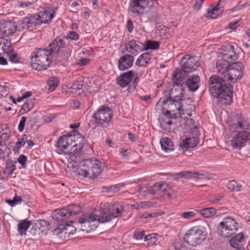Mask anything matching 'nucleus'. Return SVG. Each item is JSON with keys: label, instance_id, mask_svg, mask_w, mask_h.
I'll list each match as a JSON object with an SVG mask.
<instances>
[{"label": "nucleus", "instance_id": "obj_1", "mask_svg": "<svg viewBox=\"0 0 250 250\" xmlns=\"http://www.w3.org/2000/svg\"><path fill=\"white\" fill-rule=\"evenodd\" d=\"M209 91L218 101L225 105L230 104L232 101L233 87L226 83L222 78L216 75L210 77L208 81Z\"/></svg>", "mask_w": 250, "mask_h": 250}, {"label": "nucleus", "instance_id": "obj_2", "mask_svg": "<svg viewBox=\"0 0 250 250\" xmlns=\"http://www.w3.org/2000/svg\"><path fill=\"white\" fill-rule=\"evenodd\" d=\"M60 40H53L45 48H38L31 56L32 67L37 70H45L49 66L52 56L56 55L58 50V42Z\"/></svg>", "mask_w": 250, "mask_h": 250}, {"label": "nucleus", "instance_id": "obj_3", "mask_svg": "<svg viewBox=\"0 0 250 250\" xmlns=\"http://www.w3.org/2000/svg\"><path fill=\"white\" fill-rule=\"evenodd\" d=\"M183 89L180 88L172 91L170 97L166 99H160L157 103L156 107H162L163 113L168 118H172L171 111L175 112L178 110L181 114V111H184L183 105L179 102L183 100L184 97Z\"/></svg>", "mask_w": 250, "mask_h": 250}, {"label": "nucleus", "instance_id": "obj_4", "mask_svg": "<svg viewBox=\"0 0 250 250\" xmlns=\"http://www.w3.org/2000/svg\"><path fill=\"white\" fill-rule=\"evenodd\" d=\"M77 170L80 176L89 178L96 177L103 170V164L94 158L85 159L80 162Z\"/></svg>", "mask_w": 250, "mask_h": 250}, {"label": "nucleus", "instance_id": "obj_5", "mask_svg": "<svg viewBox=\"0 0 250 250\" xmlns=\"http://www.w3.org/2000/svg\"><path fill=\"white\" fill-rule=\"evenodd\" d=\"M207 237L205 228L202 226H195L187 230L184 236V241L193 247L201 244Z\"/></svg>", "mask_w": 250, "mask_h": 250}, {"label": "nucleus", "instance_id": "obj_6", "mask_svg": "<svg viewBox=\"0 0 250 250\" xmlns=\"http://www.w3.org/2000/svg\"><path fill=\"white\" fill-rule=\"evenodd\" d=\"M238 230V223L230 217L224 218L217 226L218 234L225 238L235 234Z\"/></svg>", "mask_w": 250, "mask_h": 250}, {"label": "nucleus", "instance_id": "obj_7", "mask_svg": "<svg viewBox=\"0 0 250 250\" xmlns=\"http://www.w3.org/2000/svg\"><path fill=\"white\" fill-rule=\"evenodd\" d=\"M112 111L108 106L103 105L94 113L92 117L95 123L104 128L107 127L112 118Z\"/></svg>", "mask_w": 250, "mask_h": 250}, {"label": "nucleus", "instance_id": "obj_8", "mask_svg": "<svg viewBox=\"0 0 250 250\" xmlns=\"http://www.w3.org/2000/svg\"><path fill=\"white\" fill-rule=\"evenodd\" d=\"M156 3V0H132L129 5L131 12L143 15L152 9Z\"/></svg>", "mask_w": 250, "mask_h": 250}, {"label": "nucleus", "instance_id": "obj_9", "mask_svg": "<svg viewBox=\"0 0 250 250\" xmlns=\"http://www.w3.org/2000/svg\"><path fill=\"white\" fill-rule=\"evenodd\" d=\"M243 71L244 66L242 62H233L230 64L224 78L232 83H235L242 79Z\"/></svg>", "mask_w": 250, "mask_h": 250}, {"label": "nucleus", "instance_id": "obj_10", "mask_svg": "<svg viewBox=\"0 0 250 250\" xmlns=\"http://www.w3.org/2000/svg\"><path fill=\"white\" fill-rule=\"evenodd\" d=\"M97 219V216L93 213L83 215L78 220V223L80 225V229L87 233L90 232L95 228H96L95 224H93V223L98 221Z\"/></svg>", "mask_w": 250, "mask_h": 250}, {"label": "nucleus", "instance_id": "obj_11", "mask_svg": "<svg viewBox=\"0 0 250 250\" xmlns=\"http://www.w3.org/2000/svg\"><path fill=\"white\" fill-rule=\"evenodd\" d=\"M249 122L248 120L241 115L235 116L232 123L229 125V129L231 132H239L240 131L248 132Z\"/></svg>", "mask_w": 250, "mask_h": 250}, {"label": "nucleus", "instance_id": "obj_12", "mask_svg": "<svg viewBox=\"0 0 250 250\" xmlns=\"http://www.w3.org/2000/svg\"><path fill=\"white\" fill-rule=\"evenodd\" d=\"M181 68L185 72L190 73L194 71L200 65L197 58L190 55H186L181 60Z\"/></svg>", "mask_w": 250, "mask_h": 250}, {"label": "nucleus", "instance_id": "obj_13", "mask_svg": "<svg viewBox=\"0 0 250 250\" xmlns=\"http://www.w3.org/2000/svg\"><path fill=\"white\" fill-rule=\"evenodd\" d=\"M231 137L230 140V145L233 148L240 149L243 144L246 142L249 136V132L240 131Z\"/></svg>", "mask_w": 250, "mask_h": 250}, {"label": "nucleus", "instance_id": "obj_14", "mask_svg": "<svg viewBox=\"0 0 250 250\" xmlns=\"http://www.w3.org/2000/svg\"><path fill=\"white\" fill-rule=\"evenodd\" d=\"M150 190H152V194L158 195L160 196H167L169 197L170 193L169 191L171 190L169 185L164 182L157 183L151 186Z\"/></svg>", "mask_w": 250, "mask_h": 250}, {"label": "nucleus", "instance_id": "obj_15", "mask_svg": "<svg viewBox=\"0 0 250 250\" xmlns=\"http://www.w3.org/2000/svg\"><path fill=\"white\" fill-rule=\"evenodd\" d=\"M74 137L70 135H63L61 136L55 145L56 147L60 151H63L68 148V146H72V147H76L77 144L73 145Z\"/></svg>", "mask_w": 250, "mask_h": 250}, {"label": "nucleus", "instance_id": "obj_16", "mask_svg": "<svg viewBox=\"0 0 250 250\" xmlns=\"http://www.w3.org/2000/svg\"><path fill=\"white\" fill-rule=\"evenodd\" d=\"M57 39L60 40V42H58V50L56 52V54H59L63 59H67L71 54L72 50V45L67 44L63 39L60 37L55 38L54 40Z\"/></svg>", "mask_w": 250, "mask_h": 250}, {"label": "nucleus", "instance_id": "obj_17", "mask_svg": "<svg viewBox=\"0 0 250 250\" xmlns=\"http://www.w3.org/2000/svg\"><path fill=\"white\" fill-rule=\"evenodd\" d=\"M55 11L54 10H44L41 11L38 14H34L35 18L41 23H50L55 16Z\"/></svg>", "mask_w": 250, "mask_h": 250}, {"label": "nucleus", "instance_id": "obj_18", "mask_svg": "<svg viewBox=\"0 0 250 250\" xmlns=\"http://www.w3.org/2000/svg\"><path fill=\"white\" fill-rule=\"evenodd\" d=\"M39 25V22L35 18V15L29 17L24 18L19 23V27L22 29H28L32 30L36 26Z\"/></svg>", "mask_w": 250, "mask_h": 250}, {"label": "nucleus", "instance_id": "obj_19", "mask_svg": "<svg viewBox=\"0 0 250 250\" xmlns=\"http://www.w3.org/2000/svg\"><path fill=\"white\" fill-rule=\"evenodd\" d=\"M206 177V175L203 173L191 171H183L174 174L175 179H178L182 178H184L186 179H204Z\"/></svg>", "mask_w": 250, "mask_h": 250}, {"label": "nucleus", "instance_id": "obj_20", "mask_svg": "<svg viewBox=\"0 0 250 250\" xmlns=\"http://www.w3.org/2000/svg\"><path fill=\"white\" fill-rule=\"evenodd\" d=\"M108 204V203L106 205L105 204L104 207L99 210V213L98 215H96L97 216L98 222L103 223H106L115 219L110 210L107 207Z\"/></svg>", "mask_w": 250, "mask_h": 250}, {"label": "nucleus", "instance_id": "obj_21", "mask_svg": "<svg viewBox=\"0 0 250 250\" xmlns=\"http://www.w3.org/2000/svg\"><path fill=\"white\" fill-rule=\"evenodd\" d=\"M134 62V57L126 54L120 57L118 62V67L120 70L124 71L130 68Z\"/></svg>", "mask_w": 250, "mask_h": 250}, {"label": "nucleus", "instance_id": "obj_22", "mask_svg": "<svg viewBox=\"0 0 250 250\" xmlns=\"http://www.w3.org/2000/svg\"><path fill=\"white\" fill-rule=\"evenodd\" d=\"M16 30L17 25L11 21L4 22L0 27V32L5 37L12 35Z\"/></svg>", "mask_w": 250, "mask_h": 250}, {"label": "nucleus", "instance_id": "obj_23", "mask_svg": "<svg viewBox=\"0 0 250 250\" xmlns=\"http://www.w3.org/2000/svg\"><path fill=\"white\" fill-rule=\"evenodd\" d=\"M199 143V139L197 137H187L180 142L179 146L182 150L186 151L194 148L198 145Z\"/></svg>", "mask_w": 250, "mask_h": 250}, {"label": "nucleus", "instance_id": "obj_24", "mask_svg": "<svg viewBox=\"0 0 250 250\" xmlns=\"http://www.w3.org/2000/svg\"><path fill=\"white\" fill-rule=\"evenodd\" d=\"M134 75V73L132 70L122 74L116 79L117 83L121 87H125L129 84Z\"/></svg>", "mask_w": 250, "mask_h": 250}, {"label": "nucleus", "instance_id": "obj_25", "mask_svg": "<svg viewBox=\"0 0 250 250\" xmlns=\"http://www.w3.org/2000/svg\"><path fill=\"white\" fill-rule=\"evenodd\" d=\"M144 43L135 40L130 41L125 46L127 51L131 54H134L136 52L143 51L144 50Z\"/></svg>", "mask_w": 250, "mask_h": 250}, {"label": "nucleus", "instance_id": "obj_26", "mask_svg": "<svg viewBox=\"0 0 250 250\" xmlns=\"http://www.w3.org/2000/svg\"><path fill=\"white\" fill-rule=\"evenodd\" d=\"M246 239L243 232H240L232 237L229 240V244L231 247L234 248L242 247L245 244Z\"/></svg>", "mask_w": 250, "mask_h": 250}, {"label": "nucleus", "instance_id": "obj_27", "mask_svg": "<svg viewBox=\"0 0 250 250\" xmlns=\"http://www.w3.org/2000/svg\"><path fill=\"white\" fill-rule=\"evenodd\" d=\"M50 228V224L45 220H36L33 226L32 229L37 231L39 233L46 232Z\"/></svg>", "mask_w": 250, "mask_h": 250}, {"label": "nucleus", "instance_id": "obj_28", "mask_svg": "<svg viewBox=\"0 0 250 250\" xmlns=\"http://www.w3.org/2000/svg\"><path fill=\"white\" fill-rule=\"evenodd\" d=\"M231 63L229 61L220 59L216 63V68L218 73L225 76Z\"/></svg>", "mask_w": 250, "mask_h": 250}, {"label": "nucleus", "instance_id": "obj_29", "mask_svg": "<svg viewBox=\"0 0 250 250\" xmlns=\"http://www.w3.org/2000/svg\"><path fill=\"white\" fill-rule=\"evenodd\" d=\"M223 59L230 61H235L238 58V55L234 51V47L232 45H229L227 47L226 50L222 53Z\"/></svg>", "mask_w": 250, "mask_h": 250}, {"label": "nucleus", "instance_id": "obj_30", "mask_svg": "<svg viewBox=\"0 0 250 250\" xmlns=\"http://www.w3.org/2000/svg\"><path fill=\"white\" fill-rule=\"evenodd\" d=\"M107 207L110 210L115 218L120 217L122 216L124 208L120 203H114L112 204L107 205Z\"/></svg>", "mask_w": 250, "mask_h": 250}, {"label": "nucleus", "instance_id": "obj_31", "mask_svg": "<svg viewBox=\"0 0 250 250\" xmlns=\"http://www.w3.org/2000/svg\"><path fill=\"white\" fill-rule=\"evenodd\" d=\"M200 81V77L198 76H192L186 81V83L190 91H195L199 88Z\"/></svg>", "mask_w": 250, "mask_h": 250}, {"label": "nucleus", "instance_id": "obj_32", "mask_svg": "<svg viewBox=\"0 0 250 250\" xmlns=\"http://www.w3.org/2000/svg\"><path fill=\"white\" fill-rule=\"evenodd\" d=\"M67 213V212L65 208L57 209L53 212L52 217L57 221H62L68 218V214Z\"/></svg>", "mask_w": 250, "mask_h": 250}, {"label": "nucleus", "instance_id": "obj_33", "mask_svg": "<svg viewBox=\"0 0 250 250\" xmlns=\"http://www.w3.org/2000/svg\"><path fill=\"white\" fill-rule=\"evenodd\" d=\"M160 240V237L155 233L149 234L146 235L144 237V241L147 242V245L149 247H153L159 244Z\"/></svg>", "mask_w": 250, "mask_h": 250}, {"label": "nucleus", "instance_id": "obj_34", "mask_svg": "<svg viewBox=\"0 0 250 250\" xmlns=\"http://www.w3.org/2000/svg\"><path fill=\"white\" fill-rule=\"evenodd\" d=\"M186 73L182 68L177 70L174 72L173 81L175 85L178 86L182 84V82L185 79V73Z\"/></svg>", "mask_w": 250, "mask_h": 250}, {"label": "nucleus", "instance_id": "obj_35", "mask_svg": "<svg viewBox=\"0 0 250 250\" xmlns=\"http://www.w3.org/2000/svg\"><path fill=\"white\" fill-rule=\"evenodd\" d=\"M224 9L223 7H217V6H215L214 7L208 8L206 17L211 19H216L219 15H221Z\"/></svg>", "mask_w": 250, "mask_h": 250}, {"label": "nucleus", "instance_id": "obj_36", "mask_svg": "<svg viewBox=\"0 0 250 250\" xmlns=\"http://www.w3.org/2000/svg\"><path fill=\"white\" fill-rule=\"evenodd\" d=\"M150 59L151 56L149 53H143L139 57L135 63L138 66L146 67L149 64Z\"/></svg>", "mask_w": 250, "mask_h": 250}, {"label": "nucleus", "instance_id": "obj_37", "mask_svg": "<svg viewBox=\"0 0 250 250\" xmlns=\"http://www.w3.org/2000/svg\"><path fill=\"white\" fill-rule=\"evenodd\" d=\"M244 182L236 181L233 180L230 181L227 184L228 188L231 191L238 192L242 190Z\"/></svg>", "mask_w": 250, "mask_h": 250}, {"label": "nucleus", "instance_id": "obj_38", "mask_svg": "<svg viewBox=\"0 0 250 250\" xmlns=\"http://www.w3.org/2000/svg\"><path fill=\"white\" fill-rule=\"evenodd\" d=\"M162 149L165 152L174 150L173 143L172 141L167 137L163 138L160 140Z\"/></svg>", "mask_w": 250, "mask_h": 250}, {"label": "nucleus", "instance_id": "obj_39", "mask_svg": "<svg viewBox=\"0 0 250 250\" xmlns=\"http://www.w3.org/2000/svg\"><path fill=\"white\" fill-rule=\"evenodd\" d=\"M31 225L30 221L26 220L21 221L18 225V230L20 235L26 234V231Z\"/></svg>", "mask_w": 250, "mask_h": 250}, {"label": "nucleus", "instance_id": "obj_40", "mask_svg": "<svg viewBox=\"0 0 250 250\" xmlns=\"http://www.w3.org/2000/svg\"><path fill=\"white\" fill-rule=\"evenodd\" d=\"M35 106V99H32L29 100H27L23 104L20 112L21 114H24L30 111Z\"/></svg>", "mask_w": 250, "mask_h": 250}, {"label": "nucleus", "instance_id": "obj_41", "mask_svg": "<svg viewBox=\"0 0 250 250\" xmlns=\"http://www.w3.org/2000/svg\"><path fill=\"white\" fill-rule=\"evenodd\" d=\"M27 139L26 134H24L20 138L18 139L15 146L13 147V151L15 153H19L20 148L24 146Z\"/></svg>", "mask_w": 250, "mask_h": 250}, {"label": "nucleus", "instance_id": "obj_42", "mask_svg": "<svg viewBox=\"0 0 250 250\" xmlns=\"http://www.w3.org/2000/svg\"><path fill=\"white\" fill-rule=\"evenodd\" d=\"M199 212L205 217V218H212L214 217L216 213V209L212 208H203L200 210Z\"/></svg>", "mask_w": 250, "mask_h": 250}, {"label": "nucleus", "instance_id": "obj_43", "mask_svg": "<svg viewBox=\"0 0 250 250\" xmlns=\"http://www.w3.org/2000/svg\"><path fill=\"white\" fill-rule=\"evenodd\" d=\"M47 83L49 86V90L51 92L58 86L59 84V80L56 76L51 77L48 80Z\"/></svg>", "mask_w": 250, "mask_h": 250}, {"label": "nucleus", "instance_id": "obj_44", "mask_svg": "<svg viewBox=\"0 0 250 250\" xmlns=\"http://www.w3.org/2000/svg\"><path fill=\"white\" fill-rule=\"evenodd\" d=\"M144 45H145L144 50H155L159 48V43L157 41L147 40L144 43Z\"/></svg>", "mask_w": 250, "mask_h": 250}, {"label": "nucleus", "instance_id": "obj_45", "mask_svg": "<svg viewBox=\"0 0 250 250\" xmlns=\"http://www.w3.org/2000/svg\"><path fill=\"white\" fill-rule=\"evenodd\" d=\"M10 152V149L8 146L5 144H3L2 142L0 141V159L8 157Z\"/></svg>", "mask_w": 250, "mask_h": 250}, {"label": "nucleus", "instance_id": "obj_46", "mask_svg": "<svg viewBox=\"0 0 250 250\" xmlns=\"http://www.w3.org/2000/svg\"><path fill=\"white\" fill-rule=\"evenodd\" d=\"M81 208L79 206L73 205L68 207L67 208H65L68 214V217L72 215H75L77 213H79L81 211Z\"/></svg>", "mask_w": 250, "mask_h": 250}, {"label": "nucleus", "instance_id": "obj_47", "mask_svg": "<svg viewBox=\"0 0 250 250\" xmlns=\"http://www.w3.org/2000/svg\"><path fill=\"white\" fill-rule=\"evenodd\" d=\"M1 42H2V45H1V47L0 48L2 53H6V54L10 53V51L13 50L11 42L9 41L4 40L3 38Z\"/></svg>", "mask_w": 250, "mask_h": 250}, {"label": "nucleus", "instance_id": "obj_48", "mask_svg": "<svg viewBox=\"0 0 250 250\" xmlns=\"http://www.w3.org/2000/svg\"><path fill=\"white\" fill-rule=\"evenodd\" d=\"M71 225L67 224L66 226L63 225H60L56 229H54V234L60 236V234H65V232L66 230H68L70 229H71Z\"/></svg>", "mask_w": 250, "mask_h": 250}, {"label": "nucleus", "instance_id": "obj_49", "mask_svg": "<svg viewBox=\"0 0 250 250\" xmlns=\"http://www.w3.org/2000/svg\"><path fill=\"white\" fill-rule=\"evenodd\" d=\"M16 166L12 161H8L6 163L4 173L9 175H11L16 169Z\"/></svg>", "mask_w": 250, "mask_h": 250}, {"label": "nucleus", "instance_id": "obj_50", "mask_svg": "<svg viewBox=\"0 0 250 250\" xmlns=\"http://www.w3.org/2000/svg\"><path fill=\"white\" fill-rule=\"evenodd\" d=\"M3 128H5V131L1 132L0 131V141H7L9 137L10 132L6 125H3Z\"/></svg>", "mask_w": 250, "mask_h": 250}, {"label": "nucleus", "instance_id": "obj_51", "mask_svg": "<svg viewBox=\"0 0 250 250\" xmlns=\"http://www.w3.org/2000/svg\"><path fill=\"white\" fill-rule=\"evenodd\" d=\"M151 186L147 187L146 186L140 188L138 189L140 194L142 196H145L147 194H152V190H150Z\"/></svg>", "mask_w": 250, "mask_h": 250}, {"label": "nucleus", "instance_id": "obj_52", "mask_svg": "<svg viewBox=\"0 0 250 250\" xmlns=\"http://www.w3.org/2000/svg\"><path fill=\"white\" fill-rule=\"evenodd\" d=\"M124 187V185L122 183H119L117 185H113L110 187H107V191L108 192H116L119 191L122 188Z\"/></svg>", "mask_w": 250, "mask_h": 250}, {"label": "nucleus", "instance_id": "obj_53", "mask_svg": "<svg viewBox=\"0 0 250 250\" xmlns=\"http://www.w3.org/2000/svg\"><path fill=\"white\" fill-rule=\"evenodd\" d=\"M145 236L144 231L141 229H138L134 232V237L137 240H141Z\"/></svg>", "mask_w": 250, "mask_h": 250}, {"label": "nucleus", "instance_id": "obj_54", "mask_svg": "<svg viewBox=\"0 0 250 250\" xmlns=\"http://www.w3.org/2000/svg\"><path fill=\"white\" fill-rule=\"evenodd\" d=\"M10 61L14 63H16L19 62V58L18 54L14 53L13 50L10 51V53L7 54Z\"/></svg>", "mask_w": 250, "mask_h": 250}, {"label": "nucleus", "instance_id": "obj_55", "mask_svg": "<svg viewBox=\"0 0 250 250\" xmlns=\"http://www.w3.org/2000/svg\"><path fill=\"white\" fill-rule=\"evenodd\" d=\"M195 215V213L193 211H187V212H184L181 213V216L187 219H189L193 217H194Z\"/></svg>", "mask_w": 250, "mask_h": 250}, {"label": "nucleus", "instance_id": "obj_56", "mask_svg": "<svg viewBox=\"0 0 250 250\" xmlns=\"http://www.w3.org/2000/svg\"><path fill=\"white\" fill-rule=\"evenodd\" d=\"M26 161L27 157L26 156L23 154L20 155L18 159V162L21 165L22 167L23 168L25 167Z\"/></svg>", "mask_w": 250, "mask_h": 250}, {"label": "nucleus", "instance_id": "obj_57", "mask_svg": "<svg viewBox=\"0 0 250 250\" xmlns=\"http://www.w3.org/2000/svg\"><path fill=\"white\" fill-rule=\"evenodd\" d=\"M26 121V118L24 116H22L21 118V121H20L18 125V130L20 132H22L23 130Z\"/></svg>", "mask_w": 250, "mask_h": 250}, {"label": "nucleus", "instance_id": "obj_58", "mask_svg": "<svg viewBox=\"0 0 250 250\" xmlns=\"http://www.w3.org/2000/svg\"><path fill=\"white\" fill-rule=\"evenodd\" d=\"M83 87V84L82 82H76L75 83H74L72 86L71 88L75 90V91H78L80 89H82Z\"/></svg>", "mask_w": 250, "mask_h": 250}, {"label": "nucleus", "instance_id": "obj_59", "mask_svg": "<svg viewBox=\"0 0 250 250\" xmlns=\"http://www.w3.org/2000/svg\"><path fill=\"white\" fill-rule=\"evenodd\" d=\"M68 38H70L74 41H77L79 38V35L74 31H71L69 33Z\"/></svg>", "mask_w": 250, "mask_h": 250}, {"label": "nucleus", "instance_id": "obj_60", "mask_svg": "<svg viewBox=\"0 0 250 250\" xmlns=\"http://www.w3.org/2000/svg\"><path fill=\"white\" fill-rule=\"evenodd\" d=\"M33 5V3L30 1H22L20 2L19 6L21 8H27Z\"/></svg>", "mask_w": 250, "mask_h": 250}, {"label": "nucleus", "instance_id": "obj_61", "mask_svg": "<svg viewBox=\"0 0 250 250\" xmlns=\"http://www.w3.org/2000/svg\"><path fill=\"white\" fill-rule=\"evenodd\" d=\"M222 198L223 196L221 195H214L212 197V199L210 200V202H212V203H216L220 201L222 199Z\"/></svg>", "mask_w": 250, "mask_h": 250}, {"label": "nucleus", "instance_id": "obj_62", "mask_svg": "<svg viewBox=\"0 0 250 250\" xmlns=\"http://www.w3.org/2000/svg\"><path fill=\"white\" fill-rule=\"evenodd\" d=\"M126 26L128 32L130 33H132L134 28V25L133 22L130 20H128L127 21Z\"/></svg>", "mask_w": 250, "mask_h": 250}, {"label": "nucleus", "instance_id": "obj_63", "mask_svg": "<svg viewBox=\"0 0 250 250\" xmlns=\"http://www.w3.org/2000/svg\"><path fill=\"white\" fill-rule=\"evenodd\" d=\"M205 0H196V3L194 4L195 8L197 9V10H199L201 7L203 2Z\"/></svg>", "mask_w": 250, "mask_h": 250}, {"label": "nucleus", "instance_id": "obj_64", "mask_svg": "<svg viewBox=\"0 0 250 250\" xmlns=\"http://www.w3.org/2000/svg\"><path fill=\"white\" fill-rule=\"evenodd\" d=\"M143 73H144L143 71H141V72H140L138 73H136L135 77V78L134 79V82H133L134 84H136L138 83L139 78L143 75Z\"/></svg>", "mask_w": 250, "mask_h": 250}]
</instances>
